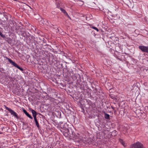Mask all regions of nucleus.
<instances>
[{"label": "nucleus", "instance_id": "obj_6", "mask_svg": "<svg viewBox=\"0 0 148 148\" xmlns=\"http://www.w3.org/2000/svg\"><path fill=\"white\" fill-rule=\"evenodd\" d=\"M10 112L12 115H13V116L16 117L17 119H18L19 117L18 116L17 114L14 111L12 110Z\"/></svg>", "mask_w": 148, "mask_h": 148}, {"label": "nucleus", "instance_id": "obj_18", "mask_svg": "<svg viewBox=\"0 0 148 148\" xmlns=\"http://www.w3.org/2000/svg\"><path fill=\"white\" fill-rule=\"evenodd\" d=\"M13 0L14 1H16V0Z\"/></svg>", "mask_w": 148, "mask_h": 148}, {"label": "nucleus", "instance_id": "obj_16", "mask_svg": "<svg viewBox=\"0 0 148 148\" xmlns=\"http://www.w3.org/2000/svg\"><path fill=\"white\" fill-rule=\"evenodd\" d=\"M57 7L58 8H59V7L58 5H57Z\"/></svg>", "mask_w": 148, "mask_h": 148}, {"label": "nucleus", "instance_id": "obj_17", "mask_svg": "<svg viewBox=\"0 0 148 148\" xmlns=\"http://www.w3.org/2000/svg\"><path fill=\"white\" fill-rule=\"evenodd\" d=\"M2 134V132H0V134Z\"/></svg>", "mask_w": 148, "mask_h": 148}, {"label": "nucleus", "instance_id": "obj_3", "mask_svg": "<svg viewBox=\"0 0 148 148\" xmlns=\"http://www.w3.org/2000/svg\"><path fill=\"white\" fill-rule=\"evenodd\" d=\"M131 148H143V145L140 142H138L132 145Z\"/></svg>", "mask_w": 148, "mask_h": 148}, {"label": "nucleus", "instance_id": "obj_12", "mask_svg": "<svg viewBox=\"0 0 148 148\" xmlns=\"http://www.w3.org/2000/svg\"><path fill=\"white\" fill-rule=\"evenodd\" d=\"M123 131H126L128 130V127L127 126H124L123 127Z\"/></svg>", "mask_w": 148, "mask_h": 148}, {"label": "nucleus", "instance_id": "obj_8", "mask_svg": "<svg viewBox=\"0 0 148 148\" xmlns=\"http://www.w3.org/2000/svg\"><path fill=\"white\" fill-rule=\"evenodd\" d=\"M32 113L33 114L34 119L36 118V116L37 115L36 112L33 110H32L31 111Z\"/></svg>", "mask_w": 148, "mask_h": 148}, {"label": "nucleus", "instance_id": "obj_7", "mask_svg": "<svg viewBox=\"0 0 148 148\" xmlns=\"http://www.w3.org/2000/svg\"><path fill=\"white\" fill-rule=\"evenodd\" d=\"M23 111L24 113L27 116L31 119H33V117L27 112L26 110L23 109Z\"/></svg>", "mask_w": 148, "mask_h": 148}, {"label": "nucleus", "instance_id": "obj_4", "mask_svg": "<svg viewBox=\"0 0 148 148\" xmlns=\"http://www.w3.org/2000/svg\"><path fill=\"white\" fill-rule=\"evenodd\" d=\"M139 48L143 52L148 53V46H140L139 47Z\"/></svg>", "mask_w": 148, "mask_h": 148}, {"label": "nucleus", "instance_id": "obj_10", "mask_svg": "<svg viewBox=\"0 0 148 148\" xmlns=\"http://www.w3.org/2000/svg\"><path fill=\"white\" fill-rule=\"evenodd\" d=\"M34 119L35 121V122L36 126H37V127L38 128H39L40 127V126H39V123H38V121L37 120V118H34Z\"/></svg>", "mask_w": 148, "mask_h": 148}, {"label": "nucleus", "instance_id": "obj_14", "mask_svg": "<svg viewBox=\"0 0 148 148\" xmlns=\"http://www.w3.org/2000/svg\"><path fill=\"white\" fill-rule=\"evenodd\" d=\"M92 28L93 29L96 30L97 32H98L99 31V29L97 27H92Z\"/></svg>", "mask_w": 148, "mask_h": 148}, {"label": "nucleus", "instance_id": "obj_9", "mask_svg": "<svg viewBox=\"0 0 148 148\" xmlns=\"http://www.w3.org/2000/svg\"><path fill=\"white\" fill-rule=\"evenodd\" d=\"M119 141L121 143L124 147H125L126 146L124 142L122 139H119Z\"/></svg>", "mask_w": 148, "mask_h": 148}, {"label": "nucleus", "instance_id": "obj_11", "mask_svg": "<svg viewBox=\"0 0 148 148\" xmlns=\"http://www.w3.org/2000/svg\"><path fill=\"white\" fill-rule=\"evenodd\" d=\"M105 118L107 119H110V115L106 113H105Z\"/></svg>", "mask_w": 148, "mask_h": 148}, {"label": "nucleus", "instance_id": "obj_13", "mask_svg": "<svg viewBox=\"0 0 148 148\" xmlns=\"http://www.w3.org/2000/svg\"><path fill=\"white\" fill-rule=\"evenodd\" d=\"M0 36L3 38H5V36L0 31Z\"/></svg>", "mask_w": 148, "mask_h": 148}, {"label": "nucleus", "instance_id": "obj_1", "mask_svg": "<svg viewBox=\"0 0 148 148\" xmlns=\"http://www.w3.org/2000/svg\"><path fill=\"white\" fill-rule=\"evenodd\" d=\"M63 135L66 137H70L75 140H77V141L79 143H84V138H82L78 134H75L74 132H72L71 134L69 133V130L68 129H66L64 130L61 131Z\"/></svg>", "mask_w": 148, "mask_h": 148}, {"label": "nucleus", "instance_id": "obj_2", "mask_svg": "<svg viewBox=\"0 0 148 148\" xmlns=\"http://www.w3.org/2000/svg\"><path fill=\"white\" fill-rule=\"evenodd\" d=\"M5 58L6 60H8L9 62L11 64V65H13L14 66L17 68L19 69L21 71H23V69L22 68L18 66L17 64L15 62H13L12 60L8 58L7 57H5Z\"/></svg>", "mask_w": 148, "mask_h": 148}, {"label": "nucleus", "instance_id": "obj_15", "mask_svg": "<svg viewBox=\"0 0 148 148\" xmlns=\"http://www.w3.org/2000/svg\"><path fill=\"white\" fill-rule=\"evenodd\" d=\"M6 110H8L9 111V112H10L11 110H12V109H11L7 107H6Z\"/></svg>", "mask_w": 148, "mask_h": 148}, {"label": "nucleus", "instance_id": "obj_5", "mask_svg": "<svg viewBox=\"0 0 148 148\" xmlns=\"http://www.w3.org/2000/svg\"><path fill=\"white\" fill-rule=\"evenodd\" d=\"M60 9L62 12L65 15L67 16L69 18H70V16H69L67 13L64 9L60 8Z\"/></svg>", "mask_w": 148, "mask_h": 148}]
</instances>
